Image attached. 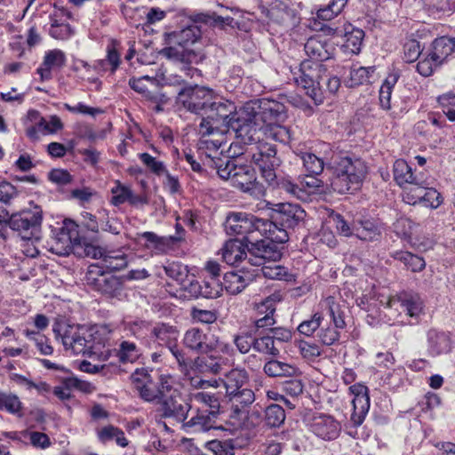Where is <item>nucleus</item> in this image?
Here are the masks:
<instances>
[{"label":"nucleus","instance_id":"nucleus-1","mask_svg":"<svg viewBox=\"0 0 455 455\" xmlns=\"http://www.w3.org/2000/svg\"><path fill=\"white\" fill-rule=\"evenodd\" d=\"M245 125L251 128L244 137L246 144L264 143L270 139L283 144H289L292 140L291 131L279 123L285 119V107L279 101L259 99L245 104Z\"/></svg>","mask_w":455,"mask_h":455},{"label":"nucleus","instance_id":"nucleus-2","mask_svg":"<svg viewBox=\"0 0 455 455\" xmlns=\"http://www.w3.org/2000/svg\"><path fill=\"white\" fill-rule=\"evenodd\" d=\"M183 345L189 351L201 354L193 361V369L204 375H218L228 366L234 349L231 344L221 340L219 336L208 330L192 327L183 336Z\"/></svg>","mask_w":455,"mask_h":455},{"label":"nucleus","instance_id":"nucleus-3","mask_svg":"<svg viewBox=\"0 0 455 455\" xmlns=\"http://www.w3.org/2000/svg\"><path fill=\"white\" fill-rule=\"evenodd\" d=\"M207 111V116L203 118L200 124L201 134H224L232 130L236 137L244 142V137L248 136L251 131L245 125L248 119L245 116V105L239 111H235L234 103L218 99L214 95V100H212Z\"/></svg>","mask_w":455,"mask_h":455},{"label":"nucleus","instance_id":"nucleus-4","mask_svg":"<svg viewBox=\"0 0 455 455\" xmlns=\"http://www.w3.org/2000/svg\"><path fill=\"white\" fill-rule=\"evenodd\" d=\"M224 226L228 235H242L251 245L258 241L257 234L265 237V241L285 243L289 239L284 229L278 228L269 220L259 219L251 213L232 212L227 217Z\"/></svg>","mask_w":455,"mask_h":455},{"label":"nucleus","instance_id":"nucleus-5","mask_svg":"<svg viewBox=\"0 0 455 455\" xmlns=\"http://www.w3.org/2000/svg\"><path fill=\"white\" fill-rule=\"evenodd\" d=\"M328 168L331 171V187L339 194L357 189L367 173L365 163L347 153H332Z\"/></svg>","mask_w":455,"mask_h":455},{"label":"nucleus","instance_id":"nucleus-6","mask_svg":"<svg viewBox=\"0 0 455 455\" xmlns=\"http://www.w3.org/2000/svg\"><path fill=\"white\" fill-rule=\"evenodd\" d=\"M283 243H275L274 241H257L251 243L249 250V263L252 266L261 267L255 269L254 274L260 272L262 275L268 279L289 280L290 274L287 269L275 264L282 257V251L279 244Z\"/></svg>","mask_w":455,"mask_h":455},{"label":"nucleus","instance_id":"nucleus-7","mask_svg":"<svg viewBox=\"0 0 455 455\" xmlns=\"http://www.w3.org/2000/svg\"><path fill=\"white\" fill-rule=\"evenodd\" d=\"M220 179L229 180L233 187L259 198L265 195V187L257 180L255 170L248 164H238L236 159L215 163Z\"/></svg>","mask_w":455,"mask_h":455},{"label":"nucleus","instance_id":"nucleus-8","mask_svg":"<svg viewBox=\"0 0 455 455\" xmlns=\"http://www.w3.org/2000/svg\"><path fill=\"white\" fill-rule=\"evenodd\" d=\"M55 338L60 339L66 350H71L75 355H96L100 349L92 332L85 326L57 323L52 327Z\"/></svg>","mask_w":455,"mask_h":455},{"label":"nucleus","instance_id":"nucleus-9","mask_svg":"<svg viewBox=\"0 0 455 455\" xmlns=\"http://www.w3.org/2000/svg\"><path fill=\"white\" fill-rule=\"evenodd\" d=\"M43 216L42 211L36 207L33 211H23L6 219L0 215V235L7 237V228L17 232L23 240H39Z\"/></svg>","mask_w":455,"mask_h":455},{"label":"nucleus","instance_id":"nucleus-10","mask_svg":"<svg viewBox=\"0 0 455 455\" xmlns=\"http://www.w3.org/2000/svg\"><path fill=\"white\" fill-rule=\"evenodd\" d=\"M282 300V295L275 292L259 303L256 304L257 318L254 322V326L257 331L263 329H269V336L275 342H288L291 339V331L286 328H272L275 323L274 317L276 310V304Z\"/></svg>","mask_w":455,"mask_h":455},{"label":"nucleus","instance_id":"nucleus-11","mask_svg":"<svg viewBox=\"0 0 455 455\" xmlns=\"http://www.w3.org/2000/svg\"><path fill=\"white\" fill-rule=\"evenodd\" d=\"M319 307V311L298 326L300 334L310 337L321 325L327 323H334L337 327L346 326L343 311L334 297L325 298L320 302Z\"/></svg>","mask_w":455,"mask_h":455},{"label":"nucleus","instance_id":"nucleus-12","mask_svg":"<svg viewBox=\"0 0 455 455\" xmlns=\"http://www.w3.org/2000/svg\"><path fill=\"white\" fill-rule=\"evenodd\" d=\"M325 73L326 68L323 64L309 60L302 61L299 68L293 72L295 84L305 91L315 105L323 102L324 95L320 86V80Z\"/></svg>","mask_w":455,"mask_h":455},{"label":"nucleus","instance_id":"nucleus-13","mask_svg":"<svg viewBox=\"0 0 455 455\" xmlns=\"http://www.w3.org/2000/svg\"><path fill=\"white\" fill-rule=\"evenodd\" d=\"M212 100H214L213 90L199 85H186L177 96V103L194 114L208 113Z\"/></svg>","mask_w":455,"mask_h":455},{"label":"nucleus","instance_id":"nucleus-14","mask_svg":"<svg viewBox=\"0 0 455 455\" xmlns=\"http://www.w3.org/2000/svg\"><path fill=\"white\" fill-rule=\"evenodd\" d=\"M258 151L252 155V160L259 166L261 177L269 186L277 184L275 168L280 165V159L276 157V148L268 143H260L257 146Z\"/></svg>","mask_w":455,"mask_h":455},{"label":"nucleus","instance_id":"nucleus-15","mask_svg":"<svg viewBox=\"0 0 455 455\" xmlns=\"http://www.w3.org/2000/svg\"><path fill=\"white\" fill-rule=\"evenodd\" d=\"M87 281L97 291L110 298L120 299L123 295L124 285L120 278L115 275H105L98 265H91L87 273Z\"/></svg>","mask_w":455,"mask_h":455},{"label":"nucleus","instance_id":"nucleus-16","mask_svg":"<svg viewBox=\"0 0 455 455\" xmlns=\"http://www.w3.org/2000/svg\"><path fill=\"white\" fill-rule=\"evenodd\" d=\"M308 429L324 441H332L339 437L340 423L331 415L315 413L307 419Z\"/></svg>","mask_w":455,"mask_h":455},{"label":"nucleus","instance_id":"nucleus-17","mask_svg":"<svg viewBox=\"0 0 455 455\" xmlns=\"http://www.w3.org/2000/svg\"><path fill=\"white\" fill-rule=\"evenodd\" d=\"M306 217L305 211L298 204L281 203L275 204L272 215V223L278 228H283L288 234L287 228H294Z\"/></svg>","mask_w":455,"mask_h":455},{"label":"nucleus","instance_id":"nucleus-18","mask_svg":"<svg viewBox=\"0 0 455 455\" xmlns=\"http://www.w3.org/2000/svg\"><path fill=\"white\" fill-rule=\"evenodd\" d=\"M348 391L353 395L350 420L355 427L363 424L370 409L369 390L366 386L362 383H355L349 387Z\"/></svg>","mask_w":455,"mask_h":455},{"label":"nucleus","instance_id":"nucleus-19","mask_svg":"<svg viewBox=\"0 0 455 455\" xmlns=\"http://www.w3.org/2000/svg\"><path fill=\"white\" fill-rule=\"evenodd\" d=\"M267 6L268 18L283 26H292L297 22L296 12L287 0H262Z\"/></svg>","mask_w":455,"mask_h":455},{"label":"nucleus","instance_id":"nucleus-20","mask_svg":"<svg viewBox=\"0 0 455 455\" xmlns=\"http://www.w3.org/2000/svg\"><path fill=\"white\" fill-rule=\"evenodd\" d=\"M387 307L395 309L400 307L407 315L417 318L423 312L424 302L418 293L403 291L396 297L389 299Z\"/></svg>","mask_w":455,"mask_h":455},{"label":"nucleus","instance_id":"nucleus-21","mask_svg":"<svg viewBox=\"0 0 455 455\" xmlns=\"http://www.w3.org/2000/svg\"><path fill=\"white\" fill-rule=\"evenodd\" d=\"M161 405L163 415L166 418H173L177 422L184 423L192 408L191 403L183 398L180 393L169 395L158 403Z\"/></svg>","mask_w":455,"mask_h":455},{"label":"nucleus","instance_id":"nucleus-22","mask_svg":"<svg viewBox=\"0 0 455 455\" xmlns=\"http://www.w3.org/2000/svg\"><path fill=\"white\" fill-rule=\"evenodd\" d=\"M225 397L230 405L232 414L238 419L246 416L256 399L255 393L247 387L225 395Z\"/></svg>","mask_w":455,"mask_h":455},{"label":"nucleus","instance_id":"nucleus-23","mask_svg":"<svg viewBox=\"0 0 455 455\" xmlns=\"http://www.w3.org/2000/svg\"><path fill=\"white\" fill-rule=\"evenodd\" d=\"M160 54L168 60L183 64L184 71L189 77H194L195 74L199 73L198 69L188 66V64L192 63L196 60V53L184 46L177 44L171 45L164 48L160 52Z\"/></svg>","mask_w":455,"mask_h":455},{"label":"nucleus","instance_id":"nucleus-24","mask_svg":"<svg viewBox=\"0 0 455 455\" xmlns=\"http://www.w3.org/2000/svg\"><path fill=\"white\" fill-rule=\"evenodd\" d=\"M158 78L156 76H143L139 78L132 77L129 80V85L132 90L140 93L145 99L158 102L162 93L158 90Z\"/></svg>","mask_w":455,"mask_h":455},{"label":"nucleus","instance_id":"nucleus-25","mask_svg":"<svg viewBox=\"0 0 455 455\" xmlns=\"http://www.w3.org/2000/svg\"><path fill=\"white\" fill-rule=\"evenodd\" d=\"M304 50L311 61L320 63L332 57L334 48L325 39L312 36L306 42Z\"/></svg>","mask_w":455,"mask_h":455},{"label":"nucleus","instance_id":"nucleus-26","mask_svg":"<svg viewBox=\"0 0 455 455\" xmlns=\"http://www.w3.org/2000/svg\"><path fill=\"white\" fill-rule=\"evenodd\" d=\"M250 247L249 243L243 244V241L239 239H230L226 242L221 249L222 258L228 265H236L245 259L249 261L248 248Z\"/></svg>","mask_w":455,"mask_h":455},{"label":"nucleus","instance_id":"nucleus-27","mask_svg":"<svg viewBox=\"0 0 455 455\" xmlns=\"http://www.w3.org/2000/svg\"><path fill=\"white\" fill-rule=\"evenodd\" d=\"M335 34L344 38L342 49L345 52L358 54L361 52L364 31L348 23L344 25L343 30H336Z\"/></svg>","mask_w":455,"mask_h":455},{"label":"nucleus","instance_id":"nucleus-28","mask_svg":"<svg viewBox=\"0 0 455 455\" xmlns=\"http://www.w3.org/2000/svg\"><path fill=\"white\" fill-rule=\"evenodd\" d=\"M258 276V274L245 272H228L223 276L222 290L225 289L228 293L235 295L245 289Z\"/></svg>","mask_w":455,"mask_h":455},{"label":"nucleus","instance_id":"nucleus-29","mask_svg":"<svg viewBox=\"0 0 455 455\" xmlns=\"http://www.w3.org/2000/svg\"><path fill=\"white\" fill-rule=\"evenodd\" d=\"M451 341L449 333L437 329L427 332V350L429 355L438 356L451 350Z\"/></svg>","mask_w":455,"mask_h":455},{"label":"nucleus","instance_id":"nucleus-30","mask_svg":"<svg viewBox=\"0 0 455 455\" xmlns=\"http://www.w3.org/2000/svg\"><path fill=\"white\" fill-rule=\"evenodd\" d=\"M430 185L431 183L425 175L419 172V175H417L411 183H407L403 187V201L411 205L419 204L420 198H424L423 194L426 188Z\"/></svg>","mask_w":455,"mask_h":455},{"label":"nucleus","instance_id":"nucleus-31","mask_svg":"<svg viewBox=\"0 0 455 455\" xmlns=\"http://www.w3.org/2000/svg\"><path fill=\"white\" fill-rule=\"evenodd\" d=\"M218 415L206 411L203 408H198L196 414L189 420L184 421L182 428L187 432H206L214 428L215 419Z\"/></svg>","mask_w":455,"mask_h":455},{"label":"nucleus","instance_id":"nucleus-32","mask_svg":"<svg viewBox=\"0 0 455 455\" xmlns=\"http://www.w3.org/2000/svg\"><path fill=\"white\" fill-rule=\"evenodd\" d=\"M131 380L134 388L138 391L140 396L148 402L155 396L152 392L154 387L153 378L148 369H136L131 375Z\"/></svg>","mask_w":455,"mask_h":455},{"label":"nucleus","instance_id":"nucleus-33","mask_svg":"<svg viewBox=\"0 0 455 455\" xmlns=\"http://www.w3.org/2000/svg\"><path fill=\"white\" fill-rule=\"evenodd\" d=\"M66 64V55L64 52L59 49L50 50L45 52L44 61L37 73L40 75L41 80H50L52 78V70L60 69Z\"/></svg>","mask_w":455,"mask_h":455},{"label":"nucleus","instance_id":"nucleus-34","mask_svg":"<svg viewBox=\"0 0 455 455\" xmlns=\"http://www.w3.org/2000/svg\"><path fill=\"white\" fill-rule=\"evenodd\" d=\"M150 335L160 347L168 348L178 341L179 331L176 326L157 323L151 328Z\"/></svg>","mask_w":455,"mask_h":455},{"label":"nucleus","instance_id":"nucleus-35","mask_svg":"<svg viewBox=\"0 0 455 455\" xmlns=\"http://www.w3.org/2000/svg\"><path fill=\"white\" fill-rule=\"evenodd\" d=\"M248 372L244 369L237 367L225 373L224 378L218 381L223 384L226 390L225 395H228L244 388L243 386L248 381Z\"/></svg>","mask_w":455,"mask_h":455},{"label":"nucleus","instance_id":"nucleus-36","mask_svg":"<svg viewBox=\"0 0 455 455\" xmlns=\"http://www.w3.org/2000/svg\"><path fill=\"white\" fill-rule=\"evenodd\" d=\"M201 36V29L196 24L189 25L180 30L173 31L168 35L170 44L184 46L196 43Z\"/></svg>","mask_w":455,"mask_h":455},{"label":"nucleus","instance_id":"nucleus-37","mask_svg":"<svg viewBox=\"0 0 455 455\" xmlns=\"http://www.w3.org/2000/svg\"><path fill=\"white\" fill-rule=\"evenodd\" d=\"M322 184L323 182L321 181V180L317 179L316 176H312L307 173L304 178H302L301 180H299V184L288 182L284 184V187L287 192L297 196L298 198H301V193H313L316 189L321 188Z\"/></svg>","mask_w":455,"mask_h":455},{"label":"nucleus","instance_id":"nucleus-38","mask_svg":"<svg viewBox=\"0 0 455 455\" xmlns=\"http://www.w3.org/2000/svg\"><path fill=\"white\" fill-rule=\"evenodd\" d=\"M152 392L155 396L152 400H148V402L156 403L162 402L164 398H169V395L171 396L179 393L174 388V379L169 374L159 376L157 384L154 383Z\"/></svg>","mask_w":455,"mask_h":455},{"label":"nucleus","instance_id":"nucleus-39","mask_svg":"<svg viewBox=\"0 0 455 455\" xmlns=\"http://www.w3.org/2000/svg\"><path fill=\"white\" fill-rule=\"evenodd\" d=\"M263 371L268 377L272 378L293 377L299 372L295 365L276 359L267 361L263 367Z\"/></svg>","mask_w":455,"mask_h":455},{"label":"nucleus","instance_id":"nucleus-40","mask_svg":"<svg viewBox=\"0 0 455 455\" xmlns=\"http://www.w3.org/2000/svg\"><path fill=\"white\" fill-rule=\"evenodd\" d=\"M90 387V383L83 381L76 377H69L63 379L61 386L54 387L53 394L60 400L65 401L71 397L72 389L87 392Z\"/></svg>","mask_w":455,"mask_h":455},{"label":"nucleus","instance_id":"nucleus-41","mask_svg":"<svg viewBox=\"0 0 455 455\" xmlns=\"http://www.w3.org/2000/svg\"><path fill=\"white\" fill-rule=\"evenodd\" d=\"M391 257L402 262L407 270L413 273L421 272L426 267L424 258L407 251H395L390 253Z\"/></svg>","mask_w":455,"mask_h":455},{"label":"nucleus","instance_id":"nucleus-42","mask_svg":"<svg viewBox=\"0 0 455 455\" xmlns=\"http://www.w3.org/2000/svg\"><path fill=\"white\" fill-rule=\"evenodd\" d=\"M63 11H58L50 16L51 28L50 35L60 40L68 38L72 34L71 27L66 22L67 18Z\"/></svg>","mask_w":455,"mask_h":455},{"label":"nucleus","instance_id":"nucleus-43","mask_svg":"<svg viewBox=\"0 0 455 455\" xmlns=\"http://www.w3.org/2000/svg\"><path fill=\"white\" fill-rule=\"evenodd\" d=\"M299 157L302 161L305 171L312 176L320 175L323 172L324 166H328L331 158L327 156L320 157L310 152L301 153Z\"/></svg>","mask_w":455,"mask_h":455},{"label":"nucleus","instance_id":"nucleus-44","mask_svg":"<svg viewBox=\"0 0 455 455\" xmlns=\"http://www.w3.org/2000/svg\"><path fill=\"white\" fill-rule=\"evenodd\" d=\"M190 400L201 405L206 411L219 415L220 409V396L217 394L200 391L190 395Z\"/></svg>","mask_w":455,"mask_h":455},{"label":"nucleus","instance_id":"nucleus-45","mask_svg":"<svg viewBox=\"0 0 455 455\" xmlns=\"http://www.w3.org/2000/svg\"><path fill=\"white\" fill-rule=\"evenodd\" d=\"M453 52H455V37L441 36L433 42L430 53L437 60V62L443 64Z\"/></svg>","mask_w":455,"mask_h":455},{"label":"nucleus","instance_id":"nucleus-46","mask_svg":"<svg viewBox=\"0 0 455 455\" xmlns=\"http://www.w3.org/2000/svg\"><path fill=\"white\" fill-rule=\"evenodd\" d=\"M116 353L122 363H134L142 355L141 349L135 342L129 339L121 340Z\"/></svg>","mask_w":455,"mask_h":455},{"label":"nucleus","instance_id":"nucleus-47","mask_svg":"<svg viewBox=\"0 0 455 455\" xmlns=\"http://www.w3.org/2000/svg\"><path fill=\"white\" fill-rule=\"evenodd\" d=\"M128 260L126 255L122 251H107L103 258L100 270L118 271L127 267Z\"/></svg>","mask_w":455,"mask_h":455},{"label":"nucleus","instance_id":"nucleus-48","mask_svg":"<svg viewBox=\"0 0 455 455\" xmlns=\"http://www.w3.org/2000/svg\"><path fill=\"white\" fill-rule=\"evenodd\" d=\"M394 179L395 182L403 187L407 183H411L419 172H413L411 167L403 159H398L394 163L393 166Z\"/></svg>","mask_w":455,"mask_h":455},{"label":"nucleus","instance_id":"nucleus-49","mask_svg":"<svg viewBox=\"0 0 455 455\" xmlns=\"http://www.w3.org/2000/svg\"><path fill=\"white\" fill-rule=\"evenodd\" d=\"M97 436L103 443L115 440L116 444L121 447H126L128 445L124 432L113 425H108L99 429L97 431Z\"/></svg>","mask_w":455,"mask_h":455},{"label":"nucleus","instance_id":"nucleus-50","mask_svg":"<svg viewBox=\"0 0 455 455\" xmlns=\"http://www.w3.org/2000/svg\"><path fill=\"white\" fill-rule=\"evenodd\" d=\"M374 72V67L353 65L350 69L349 85L354 87L366 83H371V79L372 78Z\"/></svg>","mask_w":455,"mask_h":455},{"label":"nucleus","instance_id":"nucleus-51","mask_svg":"<svg viewBox=\"0 0 455 455\" xmlns=\"http://www.w3.org/2000/svg\"><path fill=\"white\" fill-rule=\"evenodd\" d=\"M380 228L377 223L371 220H363L355 228V235L364 241H376L380 237Z\"/></svg>","mask_w":455,"mask_h":455},{"label":"nucleus","instance_id":"nucleus-52","mask_svg":"<svg viewBox=\"0 0 455 455\" xmlns=\"http://www.w3.org/2000/svg\"><path fill=\"white\" fill-rule=\"evenodd\" d=\"M344 328L337 327L334 323L323 324L317 332L318 339L323 345L331 346L339 339V330Z\"/></svg>","mask_w":455,"mask_h":455},{"label":"nucleus","instance_id":"nucleus-53","mask_svg":"<svg viewBox=\"0 0 455 455\" xmlns=\"http://www.w3.org/2000/svg\"><path fill=\"white\" fill-rule=\"evenodd\" d=\"M204 447L214 455H235V446L234 441L231 439H214L206 442Z\"/></svg>","mask_w":455,"mask_h":455},{"label":"nucleus","instance_id":"nucleus-54","mask_svg":"<svg viewBox=\"0 0 455 455\" xmlns=\"http://www.w3.org/2000/svg\"><path fill=\"white\" fill-rule=\"evenodd\" d=\"M395 75L388 76L382 83L379 89V103L383 109L389 110L391 108V95L395 84L397 83Z\"/></svg>","mask_w":455,"mask_h":455},{"label":"nucleus","instance_id":"nucleus-55","mask_svg":"<svg viewBox=\"0 0 455 455\" xmlns=\"http://www.w3.org/2000/svg\"><path fill=\"white\" fill-rule=\"evenodd\" d=\"M22 403L18 395L12 393L0 394V410H5L11 414L20 415Z\"/></svg>","mask_w":455,"mask_h":455},{"label":"nucleus","instance_id":"nucleus-56","mask_svg":"<svg viewBox=\"0 0 455 455\" xmlns=\"http://www.w3.org/2000/svg\"><path fill=\"white\" fill-rule=\"evenodd\" d=\"M164 270L170 278L178 282L181 285L186 282L188 275L187 266L176 261L167 263L164 266Z\"/></svg>","mask_w":455,"mask_h":455},{"label":"nucleus","instance_id":"nucleus-57","mask_svg":"<svg viewBox=\"0 0 455 455\" xmlns=\"http://www.w3.org/2000/svg\"><path fill=\"white\" fill-rule=\"evenodd\" d=\"M285 419V412L282 406L271 404L265 411V422L271 427H279Z\"/></svg>","mask_w":455,"mask_h":455},{"label":"nucleus","instance_id":"nucleus-58","mask_svg":"<svg viewBox=\"0 0 455 455\" xmlns=\"http://www.w3.org/2000/svg\"><path fill=\"white\" fill-rule=\"evenodd\" d=\"M138 156L141 163L155 175L162 176L166 173L167 168L164 162L158 161L148 153H140Z\"/></svg>","mask_w":455,"mask_h":455},{"label":"nucleus","instance_id":"nucleus-59","mask_svg":"<svg viewBox=\"0 0 455 455\" xmlns=\"http://www.w3.org/2000/svg\"><path fill=\"white\" fill-rule=\"evenodd\" d=\"M254 350L266 355H277L279 349L275 347L274 339L269 334L259 338L254 337Z\"/></svg>","mask_w":455,"mask_h":455},{"label":"nucleus","instance_id":"nucleus-60","mask_svg":"<svg viewBox=\"0 0 455 455\" xmlns=\"http://www.w3.org/2000/svg\"><path fill=\"white\" fill-rule=\"evenodd\" d=\"M23 435L25 439L29 441V443L37 449H47L51 446L52 443L49 436L42 432L24 430Z\"/></svg>","mask_w":455,"mask_h":455},{"label":"nucleus","instance_id":"nucleus-61","mask_svg":"<svg viewBox=\"0 0 455 455\" xmlns=\"http://www.w3.org/2000/svg\"><path fill=\"white\" fill-rule=\"evenodd\" d=\"M440 62H437V60L429 52L427 55H423V57L418 62L416 68L417 71L425 77L430 76L436 68L441 66Z\"/></svg>","mask_w":455,"mask_h":455},{"label":"nucleus","instance_id":"nucleus-62","mask_svg":"<svg viewBox=\"0 0 455 455\" xmlns=\"http://www.w3.org/2000/svg\"><path fill=\"white\" fill-rule=\"evenodd\" d=\"M423 196L424 198H420L419 204L433 210L437 209L443 201L442 195L435 188H432L431 185L427 186Z\"/></svg>","mask_w":455,"mask_h":455},{"label":"nucleus","instance_id":"nucleus-63","mask_svg":"<svg viewBox=\"0 0 455 455\" xmlns=\"http://www.w3.org/2000/svg\"><path fill=\"white\" fill-rule=\"evenodd\" d=\"M111 193L113 195L111 203L116 206L128 202L132 196V189L120 181H116V186L111 188Z\"/></svg>","mask_w":455,"mask_h":455},{"label":"nucleus","instance_id":"nucleus-64","mask_svg":"<svg viewBox=\"0 0 455 455\" xmlns=\"http://www.w3.org/2000/svg\"><path fill=\"white\" fill-rule=\"evenodd\" d=\"M202 283L203 298L213 299L221 294L222 284L220 280L204 277Z\"/></svg>","mask_w":455,"mask_h":455}]
</instances>
